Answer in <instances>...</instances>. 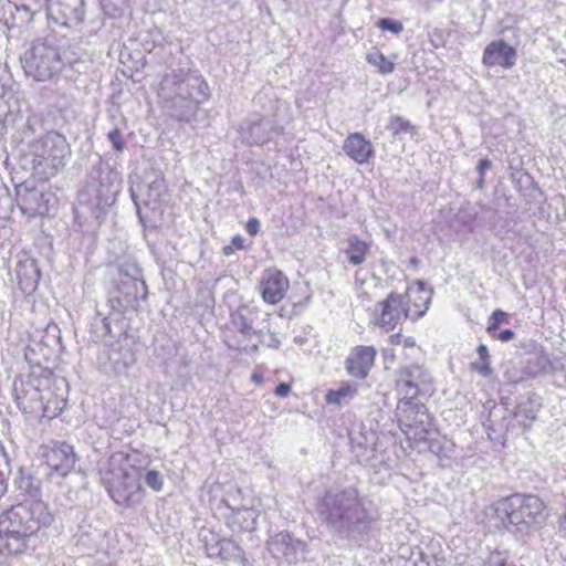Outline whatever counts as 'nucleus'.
Returning <instances> with one entry per match:
<instances>
[{
	"mask_svg": "<svg viewBox=\"0 0 566 566\" xmlns=\"http://www.w3.org/2000/svg\"><path fill=\"white\" fill-rule=\"evenodd\" d=\"M84 53H76L71 48L61 50L53 36L40 38L21 56L24 73L38 82H44L63 75L75 81L87 71Z\"/></svg>",
	"mask_w": 566,
	"mask_h": 566,
	"instance_id": "obj_1",
	"label": "nucleus"
},
{
	"mask_svg": "<svg viewBox=\"0 0 566 566\" xmlns=\"http://www.w3.org/2000/svg\"><path fill=\"white\" fill-rule=\"evenodd\" d=\"M52 522L53 515L41 500H27L11 506L0 516V555L24 554L30 539Z\"/></svg>",
	"mask_w": 566,
	"mask_h": 566,
	"instance_id": "obj_2",
	"label": "nucleus"
},
{
	"mask_svg": "<svg viewBox=\"0 0 566 566\" xmlns=\"http://www.w3.org/2000/svg\"><path fill=\"white\" fill-rule=\"evenodd\" d=\"M317 514L331 532L342 537L367 532L375 520L366 499L354 488L327 491L317 504Z\"/></svg>",
	"mask_w": 566,
	"mask_h": 566,
	"instance_id": "obj_3",
	"label": "nucleus"
},
{
	"mask_svg": "<svg viewBox=\"0 0 566 566\" xmlns=\"http://www.w3.org/2000/svg\"><path fill=\"white\" fill-rule=\"evenodd\" d=\"M159 97L171 117L190 123L201 104L210 98V87L197 70L171 71L164 75Z\"/></svg>",
	"mask_w": 566,
	"mask_h": 566,
	"instance_id": "obj_4",
	"label": "nucleus"
},
{
	"mask_svg": "<svg viewBox=\"0 0 566 566\" xmlns=\"http://www.w3.org/2000/svg\"><path fill=\"white\" fill-rule=\"evenodd\" d=\"M52 384V369L30 370L25 377H15L12 392L19 409L34 417H57L65 406V400L54 396Z\"/></svg>",
	"mask_w": 566,
	"mask_h": 566,
	"instance_id": "obj_5",
	"label": "nucleus"
},
{
	"mask_svg": "<svg viewBox=\"0 0 566 566\" xmlns=\"http://www.w3.org/2000/svg\"><path fill=\"white\" fill-rule=\"evenodd\" d=\"M119 174L102 158H98L87 175L85 186L78 191L74 208L76 218L101 219L115 202L120 190Z\"/></svg>",
	"mask_w": 566,
	"mask_h": 566,
	"instance_id": "obj_6",
	"label": "nucleus"
},
{
	"mask_svg": "<svg viewBox=\"0 0 566 566\" xmlns=\"http://www.w3.org/2000/svg\"><path fill=\"white\" fill-rule=\"evenodd\" d=\"M497 527L524 539L541 530L546 520L545 503L534 494L515 493L493 504Z\"/></svg>",
	"mask_w": 566,
	"mask_h": 566,
	"instance_id": "obj_7",
	"label": "nucleus"
},
{
	"mask_svg": "<svg viewBox=\"0 0 566 566\" xmlns=\"http://www.w3.org/2000/svg\"><path fill=\"white\" fill-rule=\"evenodd\" d=\"M24 168H29L41 180L57 175L71 156V147L62 134L51 130L32 144L24 155Z\"/></svg>",
	"mask_w": 566,
	"mask_h": 566,
	"instance_id": "obj_8",
	"label": "nucleus"
},
{
	"mask_svg": "<svg viewBox=\"0 0 566 566\" xmlns=\"http://www.w3.org/2000/svg\"><path fill=\"white\" fill-rule=\"evenodd\" d=\"M117 274L113 287L108 290L107 306L118 315L137 311L139 301L148 295L142 269L136 261L124 260L117 265Z\"/></svg>",
	"mask_w": 566,
	"mask_h": 566,
	"instance_id": "obj_9",
	"label": "nucleus"
},
{
	"mask_svg": "<svg viewBox=\"0 0 566 566\" xmlns=\"http://www.w3.org/2000/svg\"><path fill=\"white\" fill-rule=\"evenodd\" d=\"M431 377L427 369L418 364L403 366L398 371L397 386L405 395L398 402L397 410L401 413L400 427L412 428L417 422H423L422 417L427 416V408L422 403L412 402L419 394L427 390Z\"/></svg>",
	"mask_w": 566,
	"mask_h": 566,
	"instance_id": "obj_10",
	"label": "nucleus"
},
{
	"mask_svg": "<svg viewBox=\"0 0 566 566\" xmlns=\"http://www.w3.org/2000/svg\"><path fill=\"white\" fill-rule=\"evenodd\" d=\"M138 195L132 190V198L136 206L137 214L145 228H157L156 222L161 218L164 206L168 202V190L165 178L156 175L153 180L149 177L137 186Z\"/></svg>",
	"mask_w": 566,
	"mask_h": 566,
	"instance_id": "obj_11",
	"label": "nucleus"
},
{
	"mask_svg": "<svg viewBox=\"0 0 566 566\" xmlns=\"http://www.w3.org/2000/svg\"><path fill=\"white\" fill-rule=\"evenodd\" d=\"M256 314L241 307L230 316V326L226 334V344L230 349L255 353L263 344V332L254 326Z\"/></svg>",
	"mask_w": 566,
	"mask_h": 566,
	"instance_id": "obj_12",
	"label": "nucleus"
},
{
	"mask_svg": "<svg viewBox=\"0 0 566 566\" xmlns=\"http://www.w3.org/2000/svg\"><path fill=\"white\" fill-rule=\"evenodd\" d=\"M103 482L109 496L118 505L129 507L143 500L140 472L134 467L112 469L103 478Z\"/></svg>",
	"mask_w": 566,
	"mask_h": 566,
	"instance_id": "obj_13",
	"label": "nucleus"
},
{
	"mask_svg": "<svg viewBox=\"0 0 566 566\" xmlns=\"http://www.w3.org/2000/svg\"><path fill=\"white\" fill-rule=\"evenodd\" d=\"M42 8V0H20V3L0 0V23L8 30L22 29L33 21Z\"/></svg>",
	"mask_w": 566,
	"mask_h": 566,
	"instance_id": "obj_14",
	"label": "nucleus"
},
{
	"mask_svg": "<svg viewBox=\"0 0 566 566\" xmlns=\"http://www.w3.org/2000/svg\"><path fill=\"white\" fill-rule=\"evenodd\" d=\"M411 307L408 306L405 295L391 292L386 300L375 306V325L389 332L405 318H410Z\"/></svg>",
	"mask_w": 566,
	"mask_h": 566,
	"instance_id": "obj_15",
	"label": "nucleus"
},
{
	"mask_svg": "<svg viewBox=\"0 0 566 566\" xmlns=\"http://www.w3.org/2000/svg\"><path fill=\"white\" fill-rule=\"evenodd\" d=\"M17 203L23 214L29 217L45 216L50 212L52 195L43 188H30L21 184L15 188Z\"/></svg>",
	"mask_w": 566,
	"mask_h": 566,
	"instance_id": "obj_16",
	"label": "nucleus"
},
{
	"mask_svg": "<svg viewBox=\"0 0 566 566\" xmlns=\"http://www.w3.org/2000/svg\"><path fill=\"white\" fill-rule=\"evenodd\" d=\"M48 17L63 27L78 25L84 20V0H48Z\"/></svg>",
	"mask_w": 566,
	"mask_h": 566,
	"instance_id": "obj_17",
	"label": "nucleus"
},
{
	"mask_svg": "<svg viewBox=\"0 0 566 566\" xmlns=\"http://www.w3.org/2000/svg\"><path fill=\"white\" fill-rule=\"evenodd\" d=\"M48 467L61 476H65L75 465L76 454L71 444L66 442L54 443L45 447L42 452Z\"/></svg>",
	"mask_w": 566,
	"mask_h": 566,
	"instance_id": "obj_18",
	"label": "nucleus"
},
{
	"mask_svg": "<svg viewBox=\"0 0 566 566\" xmlns=\"http://www.w3.org/2000/svg\"><path fill=\"white\" fill-rule=\"evenodd\" d=\"M269 553L276 559L284 558L289 563H295L300 553L304 552L305 543L292 537L287 532H280L266 542Z\"/></svg>",
	"mask_w": 566,
	"mask_h": 566,
	"instance_id": "obj_19",
	"label": "nucleus"
},
{
	"mask_svg": "<svg viewBox=\"0 0 566 566\" xmlns=\"http://www.w3.org/2000/svg\"><path fill=\"white\" fill-rule=\"evenodd\" d=\"M44 128V119L41 114L32 113L28 115L27 119L17 128L12 135V142L17 144V148L21 155L32 148V144L38 142Z\"/></svg>",
	"mask_w": 566,
	"mask_h": 566,
	"instance_id": "obj_20",
	"label": "nucleus"
},
{
	"mask_svg": "<svg viewBox=\"0 0 566 566\" xmlns=\"http://www.w3.org/2000/svg\"><path fill=\"white\" fill-rule=\"evenodd\" d=\"M517 60L516 50L503 40H496L489 43L482 56V62L488 67L501 66L511 69Z\"/></svg>",
	"mask_w": 566,
	"mask_h": 566,
	"instance_id": "obj_21",
	"label": "nucleus"
},
{
	"mask_svg": "<svg viewBox=\"0 0 566 566\" xmlns=\"http://www.w3.org/2000/svg\"><path fill=\"white\" fill-rule=\"evenodd\" d=\"M260 289L263 300L270 304H277L283 300L289 289L287 277L276 269H268L263 272Z\"/></svg>",
	"mask_w": 566,
	"mask_h": 566,
	"instance_id": "obj_22",
	"label": "nucleus"
},
{
	"mask_svg": "<svg viewBox=\"0 0 566 566\" xmlns=\"http://www.w3.org/2000/svg\"><path fill=\"white\" fill-rule=\"evenodd\" d=\"M247 132V138L251 144L262 145L283 133V126L271 117H256L249 119L242 127Z\"/></svg>",
	"mask_w": 566,
	"mask_h": 566,
	"instance_id": "obj_23",
	"label": "nucleus"
},
{
	"mask_svg": "<svg viewBox=\"0 0 566 566\" xmlns=\"http://www.w3.org/2000/svg\"><path fill=\"white\" fill-rule=\"evenodd\" d=\"M376 349L371 346H357L345 360L346 371L356 378L365 379L374 365Z\"/></svg>",
	"mask_w": 566,
	"mask_h": 566,
	"instance_id": "obj_24",
	"label": "nucleus"
},
{
	"mask_svg": "<svg viewBox=\"0 0 566 566\" xmlns=\"http://www.w3.org/2000/svg\"><path fill=\"white\" fill-rule=\"evenodd\" d=\"M364 434L350 438L352 453L358 463L369 467H377L384 462V458L377 453L375 441Z\"/></svg>",
	"mask_w": 566,
	"mask_h": 566,
	"instance_id": "obj_25",
	"label": "nucleus"
},
{
	"mask_svg": "<svg viewBox=\"0 0 566 566\" xmlns=\"http://www.w3.org/2000/svg\"><path fill=\"white\" fill-rule=\"evenodd\" d=\"M343 150L355 163L361 165L374 156L373 144L360 133H353L344 142Z\"/></svg>",
	"mask_w": 566,
	"mask_h": 566,
	"instance_id": "obj_26",
	"label": "nucleus"
},
{
	"mask_svg": "<svg viewBox=\"0 0 566 566\" xmlns=\"http://www.w3.org/2000/svg\"><path fill=\"white\" fill-rule=\"evenodd\" d=\"M15 275L20 290L28 294L35 291L41 279V272L36 261L30 258L18 262Z\"/></svg>",
	"mask_w": 566,
	"mask_h": 566,
	"instance_id": "obj_27",
	"label": "nucleus"
},
{
	"mask_svg": "<svg viewBox=\"0 0 566 566\" xmlns=\"http://www.w3.org/2000/svg\"><path fill=\"white\" fill-rule=\"evenodd\" d=\"M30 340L39 343L45 353L56 358L62 352L61 331L54 323L49 324L44 329H36L30 336Z\"/></svg>",
	"mask_w": 566,
	"mask_h": 566,
	"instance_id": "obj_28",
	"label": "nucleus"
},
{
	"mask_svg": "<svg viewBox=\"0 0 566 566\" xmlns=\"http://www.w3.org/2000/svg\"><path fill=\"white\" fill-rule=\"evenodd\" d=\"M432 290L426 286L423 281H417L416 286L409 287L407 291L408 301L407 304L411 303L415 310L411 308L410 318L416 321L424 315L429 308L431 301Z\"/></svg>",
	"mask_w": 566,
	"mask_h": 566,
	"instance_id": "obj_29",
	"label": "nucleus"
},
{
	"mask_svg": "<svg viewBox=\"0 0 566 566\" xmlns=\"http://www.w3.org/2000/svg\"><path fill=\"white\" fill-rule=\"evenodd\" d=\"M347 247L344 250L346 259L352 265L363 264L370 252L371 244L360 239L356 233L347 237Z\"/></svg>",
	"mask_w": 566,
	"mask_h": 566,
	"instance_id": "obj_30",
	"label": "nucleus"
},
{
	"mask_svg": "<svg viewBox=\"0 0 566 566\" xmlns=\"http://www.w3.org/2000/svg\"><path fill=\"white\" fill-rule=\"evenodd\" d=\"M24 359L30 365V370H39L52 369L49 363L55 360L56 357L45 353L39 343L29 339V344L24 349Z\"/></svg>",
	"mask_w": 566,
	"mask_h": 566,
	"instance_id": "obj_31",
	"label": "nucleus"
},
{
	"mask_svg": "<svg viewBox=\"0 0 566 566\" xmlns=\"http://www.w3.org/2000/svg\"><path fill=\"white\" fill-rule=\"evenodd\" d=\"M17 488L28 494L30 500H39L41 482L34 478L29 471L19 469L18 474L14 479Z\"/></svg>",
	"mask_w": 566,
	"mask_h": 566,
	"instance_id": "obj_32",
	"label": "nucleus"
},
{
	"mask_svg": "<svg viewBox=\"0 0 566 566\" xmlns=\"http://www.w3.org/2000/svg\"><path fill=\"white\" fill-rule=\"evenodd\" d=\"M108 359L117 374L123 373L136 361L135 354L127 346H119L118 349H112Z\"/></svg>",
	"mask_w": 566,
	"mask_h": 566,
	"instance_id": "obj_33",
	"label": "nucleus"
},
{
	"mask_svg": "<svg viewBox=\"0 0 566 566\" xmlns=\"http://www.w3.org/2000/svg\"><path fill=\"white\" fill-rule=\"evenodd\" d=\"M212 556H219L222 559L240 558L243 555L242 548L231 538H222L219 546H212Z\"/></svg>",
	"mask_w": 566,
	"mask_h": 566,
	"instance_id": "obj_34",
	"label": "nucleus"
},
{
	"mask_svg": "<svg viewBox=\"0 0 566 566\" xmlns=\"http://www.w3.org/2000/svg\"><path fill=\"white\" fill-rule=\"evenodd\" d=\"M387 129L394 137L399 138H402L403 136L413 137L417 133L416 127L408 119L399 115L390 117Z\"/></svg>",
	"mask_w": 566,
	"mask_h": 566,
	"instance_id": "obj_35",
	"label": "nucleus"
},
{
	"mask_svg": "<svg viewBox=\"0 0 566 566\" xmlns=\"http://www.w3.org/2000/svg\"><path fill=\"white\" fill-rule=\"evenodd\" d=\"M357 394V385L343 382L337 389H331L325 396L329 405H340L346 398H354Z\"/></svg>",
	"mask_w": 566,
	"mask_h": 566,
	"instance_id": "obj_36",
	"label": "nucleus"
},
{
	"mask_svg": "<svg viewBox=\"0 0 566 566\" xmlns=\"http://www.w3.org/2000/svg\"><path fill=\"white\" fill-rule=\"evenodd\" d=\"M112 314L105 315L102 311H96V316L92 322V331L97 340H104L108 335H112Z\"/></svg>",
	"mask_w": 566,
	"mask_h": 566,
	"instance_id": "obj_37",
	"label": "nucleus"
},
{
	"mask_svg": "<svg viewBox=\"0 0 566 566\" xmlns=\"http://www.w3.org/2000/svg\"><path fill=\"white\" fill-rule=\"evenodd\" d=\"M366 60L369 64L377 67L381 74H390L395 70V63L389 61L378 49L368 52Z\"/></svg>",
	"mask_w": 566,
	"mask_h": 566,
	"instance_id": "obj_38",
	"label": "nucleus"
},
{
	"mask_svg": "<svg viewBox=\"0 0 566 566\" xmlns=\"http://www.w3.org/2000/svg\"><path fill=\"white\" fill-rule=\"evenodd\" d=\"M12 97V91L0 83V134L4 130L6 123L11 115L9 99Z\"/></svg>",
	"mask_w": 566,
	"mask_h": 566,
	"instance_id": "obj_39",
	"label": "nucleus"
},
{
	"mask_svg": "<svg viewBox=\"0 0 566 566\" xmlns=\"http://www.w3.org/2000/svg\"><path fill=\"white\" fill-rule=\"evenodd\" d=\"M199 538L203 543L206 552L209 556H212V551L210 549L212 546H219V542H221V537L208 528H202L199 533Z\"/></svg>",
	"mask_w": 566,
	"mask_h": 566,
	"instance_id": "obj_40",
	"label": "nucleus"
},
{
	"mask_svg": "<svg viewBox=\"0 0 566 566\" xmlns=\"http://www.w3.org/2000/svg\"><path fill=\"white\" fill-rule=\"evenodd\" d=\"M377 27L381 31H388L394 34H399L403 30V25L400 21L390 19V18H382L377 22Z\"/></svg>",
	"mask_w": 566,
	"mask_h": 566,
	"instance_id": "obj_41",
	"label": "nucleus"
},
{
	"mask_svg": "<svg viewBox=\"0 0 566 566\" xmlns=\"http://www.w3.org/2000/svg\"><path fill=\"white\" fill-rule=\"evenodd\" d=\"M145 483L154 491H160L164 485L163 475L156 470H149L145 474Z\"/></svg>",
	"mask_w": 566,
	"mask_h": 566,
	"instance_id": "obj_42",
	"label": "nucleus"
},
{
	"mask_svg": "<svg viewBox=\"0 0 566 566\" xmlns=\"http://www.w3.org/2000/svg\"><path fill=\"white\" fill-rule=\"evenodd\" d=\"M476 212L472 207H465L458 216L457 220L464 227L472 228L475 223Z\"/></svg>",
	"mask_w": 566,
	"mask_h": 566,
	"instance_id": "obj_43",
	"label": "nucleus"
},
{
	"mask_svg": "<svg viewBox=\"0 0 566 566\" xmlns=\"http://www.w3.org/2000/svg\"><path fill=\"white\" fill-rule=\"evenodd\" d=\"M107 137L112 143L113 148L122 153L126 146L125 139L123 137L122 132L118 128H114L107 133Z\"/></svg>",
	"mask_w": 566,
	"mask_h": 566,
	"instance_id": "obj_44",
	"label": "nucleus"
},
{
	"mask_svg": "<svg viewBox=\"0 0 566 566\" xmlns=\"http://www.w3.org/2000/svg\"><path fill=\"white\" fill-rule=\"evenodd\" d=\"M0 460L4 462V464L9 465V459L4 451L3 446L0 443ZM8 490V482L6 473L0 469V499L7 493Z\"/></svg>",
	"mask_w": 566,
	"mask_h": 566,
	"instance_id": "obj_45",
	"label": "nucleus"
},
{
	"mask_svg": "<svg viewBox=\"0 0 566 566\" xmlns=\"http://www.w3.org/2000/svg\"><path fill=\"white\" fill-rule=\"evenodd\" d=\"M472 368L484 377H489L492 374V369L490 367V359L488 358H485L484 360L479 357L478 360L472 363Z\"/></svg>",
	"mask_w": 566,
	"mask_h": 566,
	"instance_id": "obj_46",
	"label": "nucleus"
},
{
	"mask_svg": "<svg viewBox=\"0 0 566 566\" xmlns=\"http://www.w3.org/2000/svg\"><path fill=\"white\" fill-rule=\"evenodd\" d=\"M237 520H240V517H242V520L244 522L247 521H250V524H248L244 528L247 531H253L254 530V524H255V514H254V511L252 510H242V511H239L235 515Z\"/></svg>",
	"mask_w": 566,
	"mask_h": 566,
	"instance_id": "obj_47",
	"label": "nucleus"
},
{
	"mask_svg": "<svg viewBox=\"0 0 566 566\" xmlns=\"http://www.w3.org/2000/svg\"><path fill=\"white\" fill-rule=\"evenodd\" d=\"M127 1L128 0H101V3L104 8L112 7L114 11H120Z\"/></svg>",
	"mask_w": 566,
	"mask_h": 566,
	"instance_id": "obj_48",
	"label": "nucleus"
},
{
	"mask_svg": "<svg viewBox=\"0 0 566 566\" xmlns=\"http://www.w3.org/2000/svg\"><path fill=\"white\" fill-rule=\"evenodd\" d=\"M245 230L250 235H256L260 231V221L256 218L249 219L245 226Z\"/></svg>",
	"mask_w": 566,
	"mask_h": 566,
	"instance_id": "obj_49",
	"label": "nucleus"
},
{
	"mask_svg": "<svg viewBox=\"0 0 566 566\" xmlns=\"http://www.w3.org/2000/svg\"><path fill=\"white\" fill-rule=\"evenodd\" d=\"M515 337V333L510 329V328H506V329H502V331H499L495 335H494V338L501 340V342H510L512 340L513 338Z\"/></svg>",
	"mask_w": 566,
	"mask_h": 566,
	"instance_id": "obj_50",
	"label": "nucleus"
},
{
	"mask_svg": "<svg viewBox=\"0 0 566 566\" xmlns=\"http://www.w3.org/2000/svg\"><path fill=\"white\" fill-rule=\"evenodd\" d=\"M492 167V161L489 158L481 159L476 165V172L479 176H485L486 170Z\"/></svg>",
	"mask_w": 566,
	"mask_h": 566,
	"instance_id": "obj_51",
	"label": "nucleus"
},
{
	"mask_svg": "<svg viewBox=\"0 0 566 566\" xmlns=\"http://www.w3.org/2000/svg\"><path fill=\"white\" fill-rule=\"evenodd\" d=\"M491 319L495 321L497 324L506 323L509 321V315L502 310H495L491 315Z\"/></svg>",
	"mask_w": 566,
	"mask_h": 566,
	"instance_id": "obj_52",
	"label": "nucleus"
},
{
	"mask_svg": "<svg viewBox=\"0 0 566 566\" xmlns=\"http://www.w3.org/2000/svg\"><path fill=\"white\" fill-rule=\"evenodd\" d=\"M291 391V386L286 382H280L276 387H275V395L279 396V397H286Z\"/></svg>",
	"mask_w": 566,
	"mask_h": 566,
	"instance_id": "obj_53",
	"label": "nucleus"
},
{
	"mask_svg": "<svg viewBox=\"0 0 566 566\" xmlns=\"http://www.w3.org/2000/svg\"><path fill=\"white\" fill-rule=\"evenodd\" d=\"M516 415L518 417H522V418L528 420V421H533L536 418L533 411L527 410L526 408H524L522 406L518 407V410H517Z\"/></svg>",
	"mask_w": 566,
	"mask_h": 566,
	"instance_id": "obj_54",
	"label": "nucleus"
},
{
	"mask_svg": "<svg viewBox=\"0 0 566 566\" xmlns=\"http://www.w3.org/2000/svg\"><path fill=\"white\" fill-rule=\"evenodd\" d=\"M231 245L238 250L243 249L244 248V239L240 234H237L232 238Z\"/></svg>",
	"mask_w": 566,
	"mask_h": 566,
	"instance_id": "obj_55",
	"label": "nucleus"
},
{
	"mask_svg": "<svg viewBox=\"0 0 566 566\" xmlns=\"http://www.w3.org/2000/svg\"><path fill=\"white\" fill-rule=\"evenodd\" d=\"M499 325L495 321L491 319L489 321V325L486 327V332L494 337V335L500 331Z\"/></svg>",
	"mask_w": 566,
	"mask_h": 566,
	"instance_id": "obj_56",
	"label": "nucleus"
},
{
	"mask_svg": "<svg viewBox=\"0 0 566 566\" xmlns=\"http://www.w3.org/2000/svg\"><path fill=\"white\" fill-rule=\"evenodd\" d=\"M476 352L481 359H484V360H485V358L490 359L488 347L484 344H480L478 346Z\"/></svg>",
	"mask_w": 566,
	"mask_h": 566,
	"instance_id": "obj_57",
	"label": "nucleus"
},
{
	"mask_svg": "<svg viewBox=\"0 0 566 566\" xmlns=\"http://www.w3.org/2000/svg\"><path fill=\"white\" fill-rule=\"evenodd\" d=\"M504 378L507 382H511V384H517L520 382L523 378L520 377V376H516L514 374H511L509 370L505 371L504 374Z\"/></svg>",
	"mask_w": 566,
	"mask_h": 566,
	"instance_id": "obj_58",
	"label": "nucleus"
},
{
	"mask_svg": "<svg viewBox=\"0 0 566 566\" xmlns=\"http://www.w3.org/2000/svg\"><path fill=\"white\" fill-rule=\"evenodd\" d=\"M389 340L391 344H400L402 342V336L399 333H397V334L390 335Z\"/></svg>",
	"mask_w": 566,
	"mask_h": 566,
	"instance_id": "obj_59",
	"label": "nucleus"
},
{
	"mask_svg": "<svg viewBox=\"0 0 566 566\" xmlns=\"http://www.w3.org/2000/svg\"><path fill=\"white\" fill-rule=\"evenodd\" d=\"M364 284H365V280L359 276V272H356L355 273V285L358 289H361Z\"/></svg>",
	"mask_w": 566,
	"mask_h": 566,
	"instance_id": "obj_60",
	"label": "nucleus"
},
{
	"mask_svg": "<svg viewBox=\"0 0 566 566\" xmlns=\"http://www.w3.org/2000/svg\"><path fill=\"white\" fill-rule=\"evenodd\" d=\"M402 344L405 347H413L416 342L412 337H406L402 339Z\"/></svg>",
	"mask_w": 566,
	"mask_h": 566,
	"instance_id": "obj_61",
	"label": "nucleus"
},
{
	"mask_svg": "<svg viewBox=\"0 0 566 566\" xmlns=\"http://www.w3.org/2000/svg\"><path fill=\"white\" fill-rule=\"evenodd\" d=\"M234 251V248L230 244V245H226L223 247L222 249V253L226 255V256H229L233 253Z\"/></svg>",
	"mask_w": 566,
	"mask_h": 566,
	"instance_id": "obj_62",
	"label": "nucleus"
},
{
	"mask_svg": "<svg viewBox=\"0 0 566 566\" xmlns=\"http://www.w3.org/2000/svg\"><path fill=\"white\" fill-rule=\"evenodd\" d=\"M484 184H485L484 176H479V179L475 182V188L476 189H483L484 188Z\"/></svg>",
	"mask_w": 566,
	"mask_h": 566,
	"instance_id": "obj_63",
	"label": "nucleus"
},
{
	"mask_svg": "<svg viewBox=\"0 0 566 566\" xmlns=\"http://www.w3.org/2000/svg\"><path fill=\"white\" fill-rule=\"evenodd\" d=\"M280 344L281 342L275 336H273L271 343L269 344V347L279 348Z\"/></svg>",
	"mask_w": 566,
	"mask_h": 566,
	"instance_id": "obj_64",
	"label": "nucleus"
}]
</instances>
